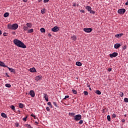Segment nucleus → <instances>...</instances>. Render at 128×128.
<instances>
[{
    "instance_id": "obj_1",
    "label": "nucleus",
    "mask_w": 128,
    "mask_h": 128,
    "mask_svg": "<svg viewBox=\"0 0 128 128\" xmlns=\"http://www.w3.org/2000/svg\"><path fill=\"white\" fill-rule=\"evenodd\" d=\"M13 42L18 48H26V46L24 42L18 39L14 40Z\"/></svg>"
},
{
    "instance_id": "obj_2",
    "label": "nucleus",
    "mask_w": 128,
    "mask_h": 128,
    "mask_svg": "<svg viewBox=\"0 0 128 128\" xmlns=\"http://www.w3.org/2000/svg\"><path fill=\"white\" fill-rule=\"evenodd\" d=\"M74 120H82V115L80 114H77L74 116Z\"/></svg>"
},
{
    "instance_id": "obj_3",
    "label": "nucleus",
    "mask_w": 128,
    "mask_h": 128,
    "mask_svg": "<svg viewBox=\"0 0 128 128\" xmlns=\"http://www.w3.org/2000/svg\"><path fill=\"white\" fill-rule=\"evenodd\" d=\"M118 14H124V12H126V9L124 8H122L120 9L118 11Z\"/></svg>"
},
{
    "instance_id": "obj_4",
    "label": "nucleus",
    "mask_w": 128,
    "mask_h": 128,
    "mask_svg": "<svg viewBox=\"0 0 128 128\" xmlns=\"http://www.w3.org/2000/svg\"><path fill=\"white\" fill-rule=\"evenodd\" d=\"M84 30L86 32H92V28H84Z\"/></svg>"
},
{
    "instance_id": "obj_5",
    "label": "nucleus",
    "mask_w": 128,
    "mask_h": 128,
    "mask_svg": "<svg viewBox=\"0 0 128 128\" xmlns=\"http://www.w3.org/2000/svg\"><path fill=\"white\" fill-rule=\"evenodd\" d=\"M118 52H114L112 54H110V58H116V56H118Z\"/></svg>"
},
{
    "instance_id": "obj_6",
    "label": "nucleus",
    "mask_w": 128,
    "mask_h": 128,
    "mask_svg": "<svg viewBox=\"0 0 128 128\" xmlns=\"http://www.w3.org/2000/svg\"><path fill=\"white\" fill-rule=\"evenodd\" d=\"M28 94H30V96H32V98H34L35 94H34V90H30Z\"/></svg>"
},
{
    "instance_id": "obj_7",
    "label": "nucleus",
    "mask_w": 128,
    "mask_h": 128,
    "mask_svg": "<svg viewBox=\"0 0 128 128\" xmlns=\"http://www.w3.org/2000/svg\"><path fill=\"white\" fill-rule=\"evenodd\" d=\"M12 30H17L18 28V25L16 24H12Z\"/></svg>"
},
{
    "instance_id": "obj_8",
    "label": "nucleus",
    "mask_w": 128,
    "mask_h": 128,
    "mask_svg": "<svg viewBox=\"0 0 128 128\" xmlns=\"http://www.w3.org/2000/svg\"><path fill=\"white\" fill-rule=\"evenodd\" d=\"M52 32H58V27L56 26L52 28Z\"/></svg>"
},
{
    "instance_id": "obj_9",
    "label": "nucleus",
    "mask_w": 128,
    "mask_h": 128,
    "mask_svg": "<svg viewBox=\"0 0 128 128\" xmlns=\"http://www.w3.org/2000/svg\"><path fill=\"white\" fill-rule=\"evenodd\" d=\"M42 76H38L36 77L35 80H36L38 81V80H42Z\"/></svg>"
},
{
    "instance_id": "obj_10",
    "label": "nucleus",
    "mask_w": 128,
    "mask_h": 128,
    "mask_svg": "<svg viewBox=\"0 0 128 128\" xmlns=\"http://www.w3.org/2000/svg\"><path fill=\"white\" fill-rule=\"evenodd\" d=\"M120 46H122V45H120V44H116L114 45V48L118 49V48L120 47Z\"/></svg>"
},
{
    "instance_id": "obj_11",
    "label": "nucleus",
    "mask_w": 128,
    "mask_h": 128,
    "mask_svg": "<svg viewBox=\"0 0 128 128\" xmlns=\"http://www.w3.org/2000/svg\"><path fill=\"white\" fill-rule=\"evenodd\" d=\"M44 98H45L46 102H48V96L46 94H44Z\"/></svg>"
},
{
    "instance_id": "obj_12",
    "label": "nucleus",
    "mask_w": 128,
    "mask_h": 128,
    "mask_svg": "<svg viewBox=\"0 0 128 128\" xmlns=\"http://www.w3.org/2000/svg\"><path fill=\"white\" fill-rule=\"evenodd\" d=\"M30 72H36V70L34 68H33L30 69Z\"/></svg>"
},
{
    "instance_id": "obj_13",
    "label": "nucleus",
    "mask_w": 128,
    "mask_h": 128,
    "mask_svg": "<svg viewBox=\"0 0 128 128\" xmlns=\"http://www.w3.org/2000/svg\"><path fill=\"white\" fill-rule=\"evenodd\" d=\"M1 116L2 118H8V116L4 112L1 113Z\"/></svg>"
},
{
    "instance_id": "obj_14",
    "label": "nucleus",
    "mask_w": 128,
    "mask_h": 128,
    "mask_svg": "<svg viewBox=\"0 0 128 128\" xmlns=\"http://www.w3.org/2000/svg\"><path fill=\"white\" fill-rule=\"evenodd\" d=\"M0 66H4V68H6V64H4V63L2 62H0Z\"/></svg>"
},
{
    "instance_id": "obj_15",
    "label": "nucleus",
    "mask_w": 128,
    "mask_h": 128,
    "mask_svg": "<svg viewBox=\"0 0 128 128\" xmlns=\"http://www.w3.org/2000/svg\"><path fill=\"white\" fill-rule=\"evenodd\" d=\"M26 26L29 28H31L32 26V24L30 23H27L26 24Z\"/></svg>"
},
{
    "instance_id": "obj_16",
    "label": "nucleus",
    "mask_w": 128,
    "mask_h": 128,
    "mask_svg": "<svg viewBox=\"0 0 128 128\" xmlns=\"http://www.w3.org/2000/svg\"><path fill=\"white\" fill-rule=\"evenodd\" d=\"M24 30L26 31V30H28V28H30L27 26H24L23 28Z\"/></svg>"
},
{
    "instance_id": "obj_17",
    "label": "nucleus",
    "mask_w": 128,
    "mask_h": 128,
    "mask_svg": "<svg viewBox=\"0 0 128 128\" xmlns=\"http://www.w3.org/2000/svg\"><path fill=\"white\" fill-rule=\"evenodd\" d=\"M82 62H76V65L78 66H82Z\"/></svg>"
},
{
    "instance_id": "obj_18",
    "label": "nucleus",
    "mask_w": 128,
    "mask_h": 128,
    "mask_svg": "<svg viewBox=\"0 0 128 128\" xmlns=\"http://www.w3.org/2000/svg\"><path fill=\"white\" fill-rule=\"evenodd\" d=\"M8 16H10V13H8V12H6L4 14V18H8Z\"/></svg>"
},
{
    "instance_id": "obj_19",
    "label": "nucleus",
    "mask_w": 128,
    "mask_h": 128,
    "mask_svg": "<svg viewBox=\"0 0 128 128\" xmlns=\"http://www.w3.org/2000/svg\"><path fill=\"white\" fill-rule=\"evenodd\" d=\"M86 8L88 10V12H90L92 10V8L90 6H86Z\"/></svg>"
},
{
    "instance_id": "obj_20",
    "label": "nucleus",
    "mask_w": 128,
    "mask_h": 128,
    "mask_svg": "<svg viewBox=\"0 0 128 128\" xmlns=\"http://www.w3.org/2000/svg\"><path fill=\"white\" fill-rule=\"evenodd\" d=\"M8 28L9 30H12V25L8 24Z\"/></svg>"
},
{
    "instance_id": "obj_21",
    "label": "nucleus",
    "mask_w": 128,
    "mask_h": 128,
    "mask_svg": "<svg viewBox=\"0 0 128 128\" xmlns=\"http://www.w3.org/2000/svg\"><path fill=\"white\" fill-rule=\"evenodd\" d=\"M95 92L96 94H102V92H100V90H96Z\"/></svg>"
},
{
    "instance_id": "obj_22",
    "label": "nucleus",
    "mask_w": 128,
    "mask_h": 128,
    "mask_svg": "<svg viewBox=\"0 0 128 128\" xmlns=\"http://www.w3.org/2000/svg\"><path fill=\"white\" fill-rule=\"evenodd\" d=\"M18 106H19V108H24V104H22V103H19Z\"/></svg>"
},
{
    "instance_id": "obj_23",
    "label": "nucleus",
    "mask_w": 128,
    "mask_h": 128,
    "mask_svg": "<svg viewBox=\"0 0 128 128\" xmlns=\"http://www.w3.org/2000/svg\"><path fill=\"white\" fill-rule=\"evenodd\" d=\"M72 40H74V41L76 40V36H72Z\"/></svg>"
},
{
    "instance_id": "obj_24",
    "label": "nucleus",
    "mask_w": 128,
    "mask_h": 128,
    "mask_svg": "<svg viewBox=\"0 0 128 128\" xmlns=\"http://www.w3.org/2000/svg\"><path fill=\"white\" fill-rule=\"evenodd\" d=\"M27 32L28 34H31V32H34V29H30L28 30V32Z\"/></svg>"
},
{
    "instance_id": "obj_25",
    "label": "nucleus",
    "mask_w": 128,
    "mask_h": 128,
    "mask_svg": "<svg viewBox=\"0 0 128 128\" xmlns=\"http://www.w3.org/2000/svg\"><path fill=\"white\" fill-rule=\"evenodd\" d=\"M41 32H46V30L44 28H41L40 30Z\"/></svg>"
},
{
    "instance_id": "obj_26",
    "label": "nucleus",
    "mask_w": 128,
    "mask_h": 128,
    "mask_svg": "<svg viewBox=\"0 0 128 128\" xmlns=\"http://www.w3.org/2000/svg\"><path fill=\"white\" fill-rule=\"evenodd\" d=\"M5 86H6V88H10V86H12V85H10V84H6Z\"/></svg>"
},
{
    "instance_id": "obj_27",
    "label": "nucleus",
    "mask_w": 128,
    "mask_h": 128,
    "mask_svg": "<svg viewBox=\"0 0 128 128\" xmlns=\"http://www.w3.org/2000/svg\"><path fill=\"white\" fill-rule=\"evenodd\" d=\"M107 120L108 122H110V115L107 116Z\"/></svg>"
},
{
    "instance_id": "obj_28",
    "label": "nucleus",
    "mask_w": 128,
    "mask_h": 128,
    "mask_svg": "<svg viewBox=\"0 0 128 128\" xmlns=\"http://www.w3.org/2000/svg\"><path fill=\"white\" fill-rule=\"evenodd\" d=\"M44 12H46V9H43V10H41V14H44Z\"/></svg>"
},
{
    "instance_id": "obj_29",
    "label": "nucleus",
    "mask_w": 128,
    "mask_h": 128,
    "mask_svg": "<svg viewBox=\"0 0 128 128\" xmlns=\"http://www.w3.org/2000/svg\"><path fill=\"white\" fill-rule=\"evenodd\" d=\"M8 68L9 70H10V72H14V68H10L9 67H8Z\"/></svg>"
},
{
    "instance_id": "obj_30",
    "label": "nucleus",
    "mask_w": 128,
    "mask_h": 128,
    "mask_svg": "<svg viewBox=\"0 0 128 128\" xmlns=\"http://www.w3.org/2000/svg\"><path fill=\"white\" fill-rule=\"evenodd\" d=\"M72 92L74 94H78V92H76V90H72Z\"/></svg>"
},
{
    "instance_id": "obj_31",
    "label": "nucleus",
    "mask_w": 128,
    "mask_h": 128,
    "mask_svg": "<svg viewBox=\"0 0 128 128\" xmlns=\"http://www.w3.org/2000/svg\"><path fill=\"white\" fill-rule=\"evenodd\" d=\"M84 96H88V92L87 91H84Z\"/></svg>"
},
{
    "instance_id": "obj_32",
    "label": "nucleus",
    "mask_w": 128,
    "mask_h": 128,
    "mask_svg": "<svg viewBox=\"0 0 128 128\" xmlns=\"http://www.w3.org/2000/svg\"><path fill=\"white\" fill-rule=\"evenodd\" d=\"M10 108H12V110H14L15 108L14 106V105H12V106H10Z\"/></svg>"
},
{
    "instance_id": "obj_33",
    "label": "nucleus",
    "mask_w": 128,
    "mask_h": 128,
    "mask_svg": "<svg viewBox=\"0 0 128 128\" xmlns=\"http://www.w3.org/2000/svg\"><path fill=\"white\" fill-rule=\"evenodd\" d=\"M89 12H90V14H96V12H94L92 10H90Z\"/></svg>"
},
{
    "instance_id": "obj_34",
    "label": "nucleus",
    "mask_w": 128,
    "mask_h": 128,
    "mask_svg": "<svg viewBox=\"0 0 128 128\" xmlns=\"http://www.w3.org/2000/svg\"><path fill=\"white\" fill-rule=\"evenodd\" d=\"M120 96H121V97L124 96V92H120Z\"/></svg>"
},
{
    "instance_id": "obj_35",
    "label": "nucleus",
    "mask_w": 128,
    "mask_h": 128,
    "mask_svg": "<svg viewBox=\"0 0 128 128\" xmlns=\"http://www.w3.org/2000/svg\"><path fill=\"white\" fill-rule=\"evenodd\" d=\"M78 124H84V121L82 120H80Z\"/></svg>"
},
{
    "instance_id": "obj_36",
    "label": "nucleus",
    "mask_w": 128,
    "mask_h": 128,
    "mask_svg": "<svg viewBox=\"0 0 128 128\" xmlns=\"http://www.w3.org/2000/svg\"><path fill=\"white\" fill-rule=\"evenodd\" d=\"M116 38H120V34H116L115 36Z\"/></svg>"
},
{
    "instance_id": "obj_37",
    "label": "nucleus",
    "mask_w": 128,
    "mask_h": 128,
    "mask_svg": "<svg viewBox=\"0 0 128 128\" xmlns=\"http://www.w3.org/2000/svg\"><path fill=\"white\" fill-rule=\"evenodd\" d=\"M31 116H33L35 120H36V116L34 115L33 114H30Z\"/></svg>"
},
{
    "instance_id": "obj_38",
    "label": "nucleus",
    "mask_w": 128,
    "mask_h": 128,
    "mask_svg": "<svg viewBox=\"0 0 128 128\" xmlns=\"http://www.w3.org/2000/svg\"><path fill=\"white\" fill-rule=\"evenodd\" d=\"M26 118H28V116H26L25 118H23V120H24V122H26Z\"/></svg>"
},
{
    "instance_id": "obj_39",
    "label": "nucleus",
    "mask_w": 128,
    "mask_h": 128,
    "mask_svg": "<svg viewBox=\"0 0 128 128\" xmlns=\"http://www.w3.org/2000/svg\"><path fill=\"white\" fill-rule=\"evenodd\" d=\"M74 114H74V113H70L69 114V116H74Z\"/></svg>"
},
{
    "instance_id": "obj_40",
    "label": "nucleus",
    "mask_w": 128,
    "mask_h": 128,
    "mask_svg": "<svg viewBox=\"0 0 128 128\" xmlns=\"http://www.w3.org/2000/svg\"><path fill=\"white\" fill-rule=\"evenodd\" d=\"M112 118H116V114H112Z\"/></svg>"
},
{
    "instance_id": "obj_41",
    "label": "nucleus",
    "mask_w": 128,
    "mask_h": 128,
    "mask_svg": "<svg viewBox=\"0 0 128 128\" xmlns=\"http://www.w3.org/2000/svg\"><path fill=\"white\" fill-rule=\"evenodd\" d=\"M46 110L47 112H50V107H46Z\"/></svg>"
},
{
    "instance_id": "obj_42",
    "label": "nucleus",
    "mask_w": 128,
    "mask_h": 128,
    "mask_svg": "<svg viewBox=\"0 0 128 128\" xmlns=\"http://www.w3.org/2000/svg\"><path fill=\"white\" fill-rule=\"evenodd\" d=\"M124 101L125 102H128V98H124Z\"/></svg>"
},
{
    "instance_id": "obj_43",
    "label": "nucleus",
    "mask_w": 128,
    "mask_h": 128,
    "mask_svg": "<svg viewBox=\"0 0 128 128\" xmlns=\"http://www.w3.org/2000/svg\"><path fill=\"white\" fill-rule=\"evenodd\" d=\"M53 104L55 106H56V108H58V105L56 104V102H53Z\"/></svg>"
},
{
    "instance_id": "obj_44",
    "label": "nucleus",
    "mask_w": 128,
    "mask_h": 128,
    "mask_svg": "<svg viewBox=\"0 0 128 128\" xmlns=\"http://www.w3.org/2000/svg\"><path fill=\"white\" fill-rule=\"evenodd\" d=\"M70 98V96L68 95L66 96L64 98V100H66V98Z\"/></svg>"
},
{
    "instance_id": "obj_45",
    "label": "nucleus",
    "mask_w": 128,
    "mask_h": 128,
    "mask_svg": "<svg viewBox=\"0 0 128 128\" xmlns=\"http://www.w3.org/2000/svg\"><path fill=\"white\" fill-rule=\"evenodd\" d=\"M3 36H8V33H6V32H4V33L3 34Z\"/></svg>"
},
{
    "instance_id": "obj_46",
    "label": "nucleus",
    "mask_w": 128,
    "mask_h": 128,
    "mask_svg": "<svg viewBox=\"0 0 128 128\" xmlns=\"http://www.w3.org/2000/svg\"><path fill=\"white\" fill-rule=\"evenodd\" d=\"M26 128H32V126H30V125L28 124L26 125Z\"/></svg>"
},
{
    "instance_id": "obj_47",
    "label": "nucleus",
    "mask_w": 128,
    "mask_h": 128,
    "mask_svg": "<svg viewBox=\"0 0 128 128\" xmlns=\"http://www.w3.org/2000/svg\"><path fill=\"white\" fill-rule=\"evenodd\" d=\"M50 0H44V3H46V2H48V1H49Z\"/></svg>"
},
{
    "instance_id": "obj_48",
    "label": "nucleus",
    "mask_w": 128,
    "mask_h": 128,
    "mask_svg": "<svg viewBox=\"0 0 128 128\" xmlns=\"http://www.w3.org/2000/svg\"><path fill=\"white\" fill-rule=\"evenodd\" d=\"M123 50H126V46L125 45L123 46Z\"/></svg>"
},
{
    "instance_id": "obj_49",
    "label": "nucleus",
    "mask_w": 128,
    "mask_h": 128,
    "mask_svg": "<svg viewBox=\"0 0 128 128\" xmlns=\"http://www.w3.org/2000/svg\"><path fill=\"white\" fill-rule=\"evenodd\" d=\"M112 68H108V72H112Z\"/></svg>"
},
{
    "instance_id": "obj_50",
    "label": "nucleus",
    "mask_w": 128,
    "mask_h": 128,
    "mask_svg": "<svg viewBox=\"0 0 128 128\" xmlns=\"http://www.w3.org/2000/svg\"><path fill=\"white\" fill-rule=\"evenodd\" d=\"M48 106H51L52 103L50 102H48Z\"/></svg>"
},
{
    "instance_id": "obj_51",
    "label": "nucleus",
    "mask_w": 128,
    "mask_h": 128,
    "mask_svg": "<svg viewBox=\"0 0 128 128\" xmlns=\"http://www.w3.org/2000/svg\"><path fill=\"white\" fill-rule=\"evenodd\" d=\"M48 36H49V38H50V36H52V34H50V33L48 34Z\"/></svg>"
},
{
    "instance_id": "obj_52",
    "label": "nucleus",
    "mask_w": 128,
    "mask_h": 128,
    "mask_svg": "<svg viewBox=\"0 0 128 128\" xmlns=\"http://www.w3.org/2000/svg\"><path fill=\"white\" fill-rule=\"evenodd\" d=\"M122 122H126V120L124 119H123L122 120Z\"/></svg>"
},
{
    "instance_id": "obj_53",
    "label": "nucleus",
    "mask_w": 128,
    "mask_h": 128,
    "mask_svg": "<svg viewBox=\"0 0 128 128\" xmlns=\"http://www.w3.org/2000/svg\"><path fill=\"white\" fill-rule=\"evenodd\" d=\"M126 6H128V0L125 3Z\"/></svg>"
},
{
    "instance_id": "obj_54",
    "label": "nucleus",
    "mask_w": 128,
    "mask_h": 128,
    "mask_svg": "<svg viewBox=\"0 0 128 128\" xmlns=\"http://www.w3.org/2000/svg\"><path fill=\"white\" fill-rule=\"evenodd\" d=\"M6 76H8V78H10V76L8 74V73L6 74Z\"/></svg>"
},
{
    "instance_id": "obj_55",
    "label": "nucleus",
    "mask_w": 128,
    "mask_h": 128,
    "mask_svg": "<svg viewBox=\"0 0 128 128\" xmlns=\"http://www.w3.org/2000/svg\"><path fill=\"white\" fill-rule=\"evenodd\" d=\"M24 2H28V0H22Z\"/></svg>"
},
{
    "instance_id": "obj_56",
    "label": "nucleus",
    "mask_w": 128,
    "mask_h": 128,
    "mask_svg": "<svg viewBox=\"0 0 128 128\" xmlns=\"http://www.w3.org/2000/svg\"><path fill=\"white\" fill-rule=\"evenodd\" d=\"M124 34H119L120 36H122Z\"/></svg>"
},
{
    "instance_id": "obj_57",
    "label": "nucleus",
    "mask_w": 128,
    "mask_h": 128,
    "mask_svg": "<svg viewBox=\"0 0 128 128\" xmlns=\"http://www.w3.org/2000/svg\"><path fill=\"white\" fill-rule=\"evenodd\" d=\"M76 6V4H74V6Z\"/></svg>"
},
{
    "instance_id": "obj_58",
    "label": "nucleus",
    "mask_w": 128,
    "mask_h": 128,
    "mask_svg": "<svg viewBox=\"0 0 128 128\" xmlns=\"http://www.w3.org/2000/svg\"><path fill=\"white\" fill-rule=\"evenodd\" d=\"M81 12H83V14L84 12V10H81Z\"/></svg>"
},
{
    "instance_id": "obj_59",
    "label": "nucleus",
    "mask_w": 128,
    "mask_h": 128,
    "mask_svg": "<svg viewBox=\"0 0 128 128\" xmlns=\"http://www.w3.org/2000/svg\"><path fill=\"white\" fill-rule=\"evenodd\" d=\"M2 34V30H0V34Z\"/></svg>"
},
{
    "instance_id": "obj_60",
    "label": "nucleus",
    "mask_w": 128,
    "mask_h": 128,
    "mask_svg": "<svg viewBox=\"0 0 128 128\" xmlns=\"http://www.w3.org/2000/svg\"><path fill=\"white\" fill-rule=\"evenodd\" d=\"M90 90H92V88H89Z\"/></svg>"
},
{
    "instance_id": "obj_61",
    "label": "nucleus",
    "mask_w": 128,
    "mask_h": 128,
    "mask_svg": "<svg viewBox=\"0 0 128 128\" xmlns=\"http://www.w3.org/2000/svg\"><path fill=\"white\" fill-rule=\"evenodd\" d=\"M51 108H52V105H50Z\"/></svg>"
},
{
    "instance_id": "obj_62",
    "label": "nucleus",
    "mask_w": 128,
    "mask_h": 128,
    "mask_svg": "<svg viewBox=\"0 0 128 128\" xmlns=\"http://www.w3.org/2000/svg\"><path fill=\"white\" fill-rule=\"evenodd\" d=\"M124 116L126 117V114H125Z\"/></svg>"
},
{
    "instance_id": "obj_63",
    "label": "nucleus",
    "mask_w": 128,
    "mask_h": 128,
    "mask_svg": "<svg viewBox=\"0 0 128 128\" xmlns=\"http://www.w3.org/2000/svg\"><path fill=\"white\" fill-rule=\"evenodd\" d=\"M36 124H38V122H36Z\"/></svg>"
},
{
    "instance_id": "obj_64",
    "label": "nucleus",
    "mask_w": 128,
    "mask_h": 128,
    "mask_svg": "<svg viewBox=\"0 0 128 128\" xmlns=\"http://www.w3.org/2000/svg\"><path fill=\"white\" fill-rule=\"evenodd\" d=\"M88 86V88H90V86Z\"/></svg>"
}]
</instances>
